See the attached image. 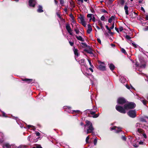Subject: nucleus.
I'll return each mask as SVG.
<instances>
[{
    "mask_svg": "<svg viewBox=\"0 0 148 148\" xmlns=\"http://www.w3.org/2000/svg\"><path fill=\"white\" fill-rule=\"evenodd\" d=\"M127 103L124 104V108L126 110L132 109L135 108L136 106V104L133 102L127 101Z\"/></svg>",
    "mask_w": 148,
    "mask_h": 148,
    "instance_id": "nucleus-1",
    "label": "nucleus"
},
{
    "mask_svg": "<svg viewBox=\"0 0 148 148\" xmlns=\"http://www.w3.org/2000/svg\"><path fill=\"white\" fill-rule=\"evenodd\" d=\"M115 108L118 111L121 113L125 114L126 112L125 111L126 110L124 107L123 108L121 106L116 105V106Z\"/></svg>",
    "mask_w": 148,
    "mask_h": 148,
    "instance_id": "nucleus-2",
    "label": "nucleus"
},
{
    "mask_svg": "<svg viewBox=\"0 0 148 148\" xmlns=\"http://www.w3.org/2000/svg\"><path fill=\"white\" fill-rule=\"evenodd\" d=\"M127 114L130 117L132 118H134L136 116V112L135 110H130L127 112Z\"/></svg>",
    "mask_w": 148,
    "mask_h": 148,
    "instance_id": "nucleus-3",
    "label": "nucleus"
},
{
    "mask_svg": "<svg viewBox=\"0 0 148 148\" xmlns=\"http://www.w3.org/2000/svg\"><path fill=\"white\" fill-rule=\"evenodd\" d=\"M78 18L79 19L80 23L84 27H86V23L84 21V15L82 14L79 15V16L78 17Z\"/></svg>",
    "mask_w": 148,
    "mask_h": 148,
    "instance_id": "nucleus-4",
    "label": "nucleus"
},
{
    "mask_svg": "<svg viewBox=\"0 0 148 148\" xmlns=\"http://www.w3.org/2000/svg\"><path fill=\"white\" fill-rule=\"evenodd\" d=\"M127 100L123 97H119L117 100V103L119 104L123 105L127 103Z\"/></svg>",
    "mask_w": 148,
    "mask_h": 148,
    "instance_id": "nucleus-5",
    "label": "nucleus"
},
{
    "mask_svg": "<svg viewBox=\"0 0 148 148\" xmlns=\"http://www.w3.org/2000/svg\"><path fill=\"white\" fill-rule=\"evenodd\" d=\"M66 28L69 34L71 35H72L73 34L72 32V30L71 29L69 24L66 23Z\"/></svg>",
    "mask_w": 148,
    "mask_h": 148,
    "instance_id": "nucleus-6",
    "label": "nucleus"
},
{
    "mask_svg": "<svg viewBox=\"0 0 148 148\" xmlns=\"http://www.w3.org/2000/svg\"><path fill=\"white\" fill-rule=\"evenodd\" d=\"M36 2L35 0H29V6L31 7L34 8L36 5Z\"/></svg>",
    "mask_w": 148,
    "mask_h": 148,
    "instance_id": "nucleus-7",
    "label": "nucleus"
},
{
    "mask_svg": "<svg viewBox=\"0 0 148 148\" xmlns=\"http://www.w3.org/2000/svg\"><path fill=\"white\" fill-rule=\"evenodd\" d=\"M22 80L23 81H25L27 82L28 84H29L30 83H33L34 82V80H33L32 79L25 78L22 79Z\"/></svg>",
    "mask_w": 148,
    "mask_h": 148,
    "instance_id": "nucleus-8",
    "label": "nucleus"
},
{
    "mask_svg": "<svg viewBox=\"0 0 148 148\" xmlns=\"http://www.w3.org/2000/svg\"><path fill=\"white\" fill-rule=\"evenodd\" d=\"M88 129L87 130V134H88L91 133L94 130V128L92 125H91L88 127Z\"/></svg>",
    "mask_w": 148,
    "mask_h": 148,
    "instance_id": "nucleus-9",
    "label": "nucleus"
},
{
    "mask_svg": "<svg viewBox=\"0 0 148 148\" xmlns=\"http://www.w3.org/2000/svg\"><path fill=\"white\" fill-rule=\"evenodd\" d=\"M73 51L75 56L78 57L79 55L78 50L77 49H75V47H74Z\"/></svg>",
    "mask_w": 148,
    "mask_h": 148,
    "instance_id": "nucleus-10",
    "label": "nucleus"
},
{
    "mask_svg": "<svg viewBox=\"0 0 148 148\" xmlns=\"http://www.w3.org/2000/svg\"><path fill=\"white\" fill-rule=\"evenodd\" d=\"M37 12L39 13H41L44 12L42 9V7L41 5H39L38 6V9L37 10Z\"/></svg>",
    "mask_w": 148,
    "mask_h": 148,
    "instance_id": "nucleus-11",
    "label": "nucleus"
},
{
    "mask_svg": "<svg viewBox=\"0 0 148 148\" xmlns=\"http://www.w3.org/2000/svg\"><path fill=\"white\" fill-rule=\"evenodd\" d=\"M84 51L90 54H93L92 52L93 50L91 48H89L88 50L87 49H85L84 50Z\"/></svg>",
    "mask_w": 148,
    "mask_h": 148,
    "instance_id": "nucleus-12",
    "label": "nucleus"
},
{
    "mask_svg": "<svg viewBox=\"0 0 148 148\" xmlns=\"http://www.w3.org/2000/svg\"><path fill=\"white\" fill-rule=\"evenodd\" d=\"M88 29L87 30V32L88 34H89L91 32L92 29L91 26L90 24H88Z\"/></svg>",
    "mask_w": 148,
    "mask_h": 148,
    "instance_id": "nucleus-13",
    "label": "nucleus"
},
{
    "mask_svg": "<svg viewBox=\"0 0 148 148\" xmlns=\"http://www.w3.org/2000/svg\"><path fill=\"white\" fill-rule=\"evenodd\" d=\"M98 69L102 71H104L106 70L105 66L101 64L99 66Z\"/></svg>",
    "mask_w": 148,
    "mask_h": 148,
    "instance_id": "nucleus-14",
    "label": "nucleus"
},
{
    "mask_svg": "<svg viewBox=\"0 0 148 148\" xmlns=\"http://www.w3.org/2000/svg\"><path fill=\"white\" fill-rule=\"evenodd\" d=\"M86 124L84 125V126L86 127L87 126H89L90 125H92V123L90 121L88 120H86L85 121Z\"/></svg>",
    "mask_w": 148,
    "mask_h": 148,
    "instance_id": "nucleus-15",
    "label": "nucleus"
},
{
    "mask_svg": "<svg viewBox=\"0 0 148 148\" xmlns=\"http://www.w3.org/2000/svg\"><path fill=\"white\" fill-rule=\"evenodd\" d=\"M75 36L78 40L82 42H84V39L81 36H78L77 35H75Z\"/></svg>",
    "mask_w": 148,
    "mask_h": 148,
    "instance_id": "nucleus-16",
    "label": "nucleus"
},
{
    "mask_svg": "<svg viewBox=\"0 0 148 148\" xmlns=\"http://www.w3.org/2000/svg\"><path fill=\"white\" fill-rule=\"evenodd\" d=\"M128 8L127 5H125L124 6V10L125 11V14L126 15L129 14L128 11Z\"/></svg>",
    "mask_w": 148,
    "mask_h": 148,
    "instance_id": "nucleus-17",
    "label": "nucleus"
},
{
    "mask_svg": "<svg viewBox=\"0 0 148 148\" xmlns=\"http://www.w3.org/2000/svg\"><path fill=\"white\" fill-rule=\"evenodd\" d=\"M80 64H82L84 66H85L86 64L84 63L85 62V60L84 59H82L80 60L79 61Z\"/></svg>",
    "mask_w": 148,
    "mask_h": 148,
    "instance_id": "nucleus-18",
    "label": "nucleus"
},
{
    "mask_svg": "<svg viewBox=\"0 0 148 148\" xmlns=\"http://www.w3.org/2000/svg\"><path fill=\"white\" fill-rule=\"evenodd\" d=\"M98 24L100 26L101 28L103 30L104 29V28L102 24L101 21L100 20H99L98 22Z\"/></svg>",
    "mask_w": 148,
    "mask_h": 148,
    "instance_id": "nucleus-19",
    "label": "nucleus"
},
{
    "mask_svg": "<svg viewBox=\"0 0 148 148\" xmlns=\"http://www.w3.org/2000/svg\"><path fill=\"white\" fill-rule=\"evenodd\" d=\"M109 67L110 69L112 70L113 71L114 70V65L112 64H110L109 65Z\"/></svg>",
    "mask_w": 148,
    "mask_h": 148,
    "instance_id": "nucleus-20",
    "label": "nucleus"
},
{
    "mask_svg": "<svg viewBox=\"0 0 148 148\" xmlns=\"http://www.w3.org/2000/svg\"><path fill=\"white\" fill-rule=\"evenodd\" d=\"M130 43H131L132 46L135 48H137V45L135 44L134 42H133L131 40H130Z\"/></svg>",
    "mask_w": 148,
    "mask_h": 148,
    "instance_id": "nucleus-21",
    "label": "nucleus"
},
{
    "mask_svg": "<svg viewBox=\"0 0 148 148\" xmlns=\"http://www.w3.org/2000/svg\"><path fill=\"white\" fill-rule=\"evenodd\" d=\"M69 16L72 19L73 21L72 22L73 23L75 22V17L72 13H71V14L69 15Z\"/></svg>",
    "mask_w": 148,
    "mask_h": 148,
    "instance_id": "nucleus-22",
    "label": "nucleus"
},
{
    "mask_svg": "<svg viewBox=\"0 0 148 148\" xmlns=\"http://www.w3.org/2000/svg\"><path fill=\"white\" fill-rule=\"evenodd\" d=\"M121 52L124 53L125 54V55H126V54H127V53L126 51L123 48H122L121 49Z\"/></svg>",
    "mask_w": 148,
    "mask_h": 148,
    "instance_id": "nucleus-23",
    "label": "nucleus"
},
{
    "mask_svg": "<svg viewBox=\"0 0 148 148\" xmlns=\"http://www.w3.org/2000/svg\"><path fill=\"white\" fill-rule=\"evenodd\" d=\"M99 115V113H98L97 114H94L92 117L93 118H97Z\"/></svg>",
    "mask_w": 148,
    "mask_h": 148,
    "instance_id": "nucleus-24",
    "label": "nucleus"
},
{
    "mask_svg": "<svg viewBox=\"0 0 148 148\" xmlns=\"http://www.w3.org/2000/svg\"><path fill=\"white\" fill-rule=\"evenodd\" d=\"M80 112V111L79 110H74L73 111L72 113L73 114H74L75 113H79Z\"/></svg>",
    "mask_w": 148,
    "mask_h": 148,
    "instance_id": "nucleus-25",
    "label": "nucleus"
},
{
    "mask_svg": "<svg viewBox=\"0 0 148 148\" xmlns=\"http://www.w3.org/2000/svg\"><path fill=\"white\" fill-rule=\"evenodd\" d=\"M4 146L7 148H11V146L9 143L5 144Z\"/></svg>",
    "mask_w": 148,
    "mask_h": 148,
    "instance_id": "nucleus-26",
    "label": "nucleus"
},
{
    "mask_svg": "<svg viewBox=\"0 0 148 148\" xmlns=\"http://www.w3.org/2000/svg\"><path fill=\"white\" fill-rule=\"evenodd\" d=\"M94 16V15L92 14H88L87 15V17L88 18H90V20L92 19V16Z\"/></svg>",
    "mask_w": 148,
    "mask_h": 148,
    "instance_id": "nucleus-27",
    "label": "nucleus"
},
{
    "mask_svg": "<svg viewBox=\"0 0 148 148\" xmlns=\"http://www.w3.org/2000/svg\"><path fill=\"white\" fill-rule=\"evenodd\" d=\"M27 127L29 129V128L30 127H32V128L34 129V130L36 129L34 126L31 125H27Z\"/></svg>",
    "mask_w": 148,
    "mask_h": 148,
    "instance_id": "nucleus-28",
    "label": "nucleus"
},
{
    "mask_svg": "<svg viewBox=\"0 0 148 148\" xmlns=\"http://www.w3.org/2000/svg\"><path fill=\"white\" fill-rule=\"evenodd\" d=\"M60 1V4L62 5L63 6L64 4V0H59Z\"/></svg>",
    "mask_w": 148,
    "mask_h": 148,
    "instance_id": "nucleus-29",
    "label": "nucleus"
},
{
    "mask_svg": "<svg viewBox=\"0 0 148 148\" xmlns=\"http://www.w3.org/2000/svg\"><path fill=\"white\" fill-rule=\"evenodd\" d=\"M89 112H90V114L92 115H93L96 113L95 112L92 111L91 110H89Z\"/></svg>",
    "mask_w": 148,
    "mask_h": 148,
    "instance_id": "nucleus-30",
    "label": "nucleus"
},
{
    "mask_svg": "<svg viewBox=\"0 0 148 148\" xmlns=\"http://www.w3.org/2000/svg\"><path fill=\"white\" fill-rule=\"evenodd\" d=\"M108 30V33L110 34L111 35H112L114 33L113 32H111V29H109V30Z\"/></svg>",
    "mask_w": 148,
    "mask_h": 148,
    "instance_id": "nucleus-31",
    "label": "nucleus"
},
{
    "mask_svg": "<svg viewBox=\"0 0 148 148\" xmlns=\"http://www.w3.org/2000/svg\"><path fill=\"white\" fill-rule=\"evenodd\" d=\"M125 3L124 0H120V3L121 5H123Z\"/></svg>",
    "mask_w": 148,
    "mask_h": 148,
    "instance_id": "nucleus-32",
    "label": "nucleus"
},
{
    "mask_svg": "<svg viewBox=\"0 0 148 148\" xmlns=\"http://www.w3.org/2000/svg\"><path fill=\"white\" fill-rule=\"evenodd\" d=\"M74 31L75 32L76 34H78L79 32V30L77 29V28L76 29H74Z\"/></svg>",
    "mask_w": 148,
    "mask_h": 148,
    "instance_id": "nucleus-33",
    "label": "nucleus"
},
{
    "mask_svg": "<svg viewBox=\"0 0 148 148\" xmlns=\"http://www.w3.org/2000/svg\"><path fill=\"white\" fill-rule=\"evenodd\" d=\"M35 145L36 146V148H42L41 145H40L35 144Z\"/></svg>",
    "mask_w": 148,
    "mask_h": 148,
    "instance_id": "nucleus-34",
    "label": "nucleus"
},
{
    "mask_svg": "<svg viewBox=\"0 0 148 148\" xmlns=\"http://www.w3.org/2000/svg\"><path fill=\"white\" fill-rule=\"evenodd\" d=\"M88 61L89 62V64L90 65V66H91V67L92 68H94V66H93L92 64H91V61L89 60V59H88Z\"/></svg>",
    "mask_w": 148,
    "mask_h": 148,
    "instance_id": "nucleus-35",
    "label": "nucleus"
},
{
    "mask_svg": "<svg viewBox=\"0 0 148 148\" xmlns=\"http://www.w3.org/2000/svg\"><path fill=\"white\" fill-rule=\"evenodd\" d=\"M137 131L140 133H142L143 132V130L141 129L138 128Z\"/></svg>",
    "mask_w": 148,
    "mask_h": 148,
    "instance_id": "nucleus-36",
    "label": "nucleus"
},
{
    "mask_svg": "<svg viewBox=\"0 0 148 148\" xmlns=\"http://www.w3.org/2000/svg\"><path fill=\"white\" fill-rule=\"evenodd\" d=\"M97 139L96 138H95L94 139V141H93V143L95 145H96L97 143Z\"/></svg>",
    "mask_w": 148,
    "mask_h": 148,
    "instance_id": "nucleus-37",
    "label": "nucleus"
},
{
    "mask_svg": "<svg viewBox=\"0 0 148 148\" xmlns=\"http://www.w3.org/2000/svg\"><path fill=\"white\" fill-rule=\"evenodd\" d=\"M117 128H118V130H116V133H119V132H121L122 131V130H121V128H120L119 127H118Z\"/></svg>",
    "mask_w": 148,
    "mask_h": 148,
    "instance_id": "nucleus-38",
    "label": "nucleus"
},
{
    "mask_svg": "<svg viewBox=\"0 0 148 148\" xmlns=\"http://www.w3.org/2000/svg\"><path fill=\"white\" fill-rule=\"evenodd\" d=\"M125 37L126 39L128 40H130L131 38V37L128 35H126Z\"/></svg>",
    "mask_w": 148,
    "mask_h": 148,
    "instance_id": "nucleus-39",
    "label": "nucleus"
},
{
    "mask_svg": "<svg viewBox=\"0 0 148 148\" xmlns=\"http://www.w3.org/2000/svg\"><path fill=\"white\" fill-rule=\"evenodd\" d=\"M144 105H146V101L145 99L141 100V101Z\"/></svg>",
    "mask_w": 148,
    "mask_h": 148,
    "instance_id": "nucleus-40",
    "label": "nucleus"
},
{
    "mask_svg": "<svg viewBox=\"0 0 148 148\" xmlns=\"http://www.w3.org/2000/svg\"><path fill=\"white\" fill-rule=\"evenodd\" d=\"M70 3L71 6H72L73 8H74L75 7V5L74 4L73 2L72 1V2H71Z\"/></svg>",
    "mask_w": 148,
    "mask_h": 148,
    "instance_id": "nucleus-41",
    "label": "nucleus"
},
{
    "mask_svg": "<svg viewBox=\"0 0 148 148\" xmlns=\"http://www.w3.org/2000/svg\"><path fill=\"white\" fill-rule=\"evenodd\" d=\"M121 138L124 141L126 140V138L125 136H122L121 137Z\"/></svg>",
    "mask_w": 148,
    "mask_h": 148,
    "instance_id": "nucleus-42",
    "label": "nucleus"
},
{
    "mask_svg": "<svg viewBox=\"0 0 148 148\" xmlns=\"http://www.w3.org/2000/svg\"><path fill=\"white\" fill-rule=\"evenodd\" d=\"M133 146L134 147H137L138 146V144L136 143H134L133 144Z\"/></svg>",
    "mask_w": 148,
    "mask_h": 148,
    "instance_id": "nucleus-43",
    "label": "nucleus"
},
{
    "mask_svg": "<svg viewBox=\"0 0 148 148\" xmlns=\"http://www.w3.org/2000/svg\"><path fill=\"white\" fill-rule=\"evenodd\" d=\"M101 11L103 13H108V12L106 11L104 9H102Z\"/></svg>",
    "mask_w": 148,
    "mask_h": 148,
    "instance_id": "nucleus-44",
    "label": "nucleus"
},
{
    "mask_svg": "<svg viewBox=\"0 0 148 148\" xmlns=\"http://www.w3.org/2000/svg\"><path fill=\"white\" fill-rule=\"evenodd\" d=\"M81 44L85 47H87V45L86 43L83 42H81Z\"/></svg>",
    "mask_w": 148,
    "mask_h": 148,
    "instance_id": "nucleus-45",
    "label": "nucleus"
},
{
    "mask_svg": "<svg viewBox=\"0 0 148 148\" xmlns=\"http://www.w3.org/2000/svg\"><path fill=\"white\" fill-rule=\"evenodd\" d=\"M89 139V136H88L86 138V142L87 143H88V140Z\"/></svg>",
    "mask_w": 148,
    "mask_h": 148,
    "instance_id": "nucleus-46",
    "label": "nucleus"
},
{
    "mask_svg": "<svg viewBox=\"0 0 148 148\" xmlns=\"http://www.w3.org/2000/svg\"><path fill=\"white\" fill-rule=\"evenodd\" d=\"M146 65L145 64H142L140 66V67L141 68H145L146 67Z\"/></svg>",
    "mask_w": 148,
    "mask_h": 148,
    "instance_id": "nucleus-47",
    "label": "nucleus"
},
{
    "mask_svg": "<svg viewBox=\"0 0 148 148\" xmlns=\"http://www.w3.org/2000/svg\"><path fill=\"white\" fill-rule=\"evenodd\" d=\"M69 43L70 44V45L71 46H73L74 45V42H73L69 41Z\"/></svg>",
    "mask_w": 148,
    "mask_h": 148,
    "instance_id": "nucleus-48",
    "label": "nucleus"
},
{
    "mask_svg": "<svg viewBox=\"0 0 148 148\" xmlns=\"http://www.w3.org/2000/svg\"><path fill=\"white\" fill-rule=\"evenodd\" d=\"M105 17L103 15L101 16V18H100L101 20V21H104L105 20Z\"/></svg>",
    "mask_w": 148,
    "mask_h": 148,
    "instance_id": "nucleus-49",
    "label": "nucleus"
},
{
    "mask_svg": "<svg viewBox=\"0 0 148 148\" xmlns=\"http://www.w3.org/2000/svg\"><path fill=\"white\" fill-rule=\"evenodd\" d=\"M114 22L113 23L112 26L110 27V29H112L114 28Z\"/></svg>",
    "mask_w": 148,
    "mask_h": 148,
    "instance_id": "nucleus-50",
    "label": "nucleus"
},
{
    "mask_svg": "<svg viewBox=\"0 0 148 148\" xmlns=\"http://www.w3.org/2000/svg\"><path fill=\"white\" fill-rule=\"evenodd\" d=\"M117 127H116V126H114L111 128V130H115V129Z\"/></svg>",
    "mask_w": 148,
    "mask_h": 148,
    "instance_id": "nucleus-51",
    "label": "nucleus"
},
{
    "mask_svg": "<svg viewBox=\"0 0 148 148\" xmlns=\"http://www.w3.org/2000/svg\"><path fill=\"white\" fill-rule=\"evenodd\" d=\"M119 29L120 31L121 32L123 29V27L122 26H121L119 27Z\"/></svg>",
    "mask_w": 148,
    "mask_h": 148,
    "instance_id": "nucleus-52",
    "label": "nucleus"
},
{
    "mask_svg": "<svg viewBox=\"0 0 148 148\" xmlns=\"http://www.w3.org/2000/svg\"><path fill=\"white\" fill-rule=\"evenodd\" d=\"M114 0H108V2L110 4H111Z\"/></svg>",
    "mask_w": 148,
    "mask_h": 148,
    "instance_id": "nucleus-53",
    "label": "nucleus"
},
{
    "mask_svg": "<svg viewBox=\"0 0 148 148\" xmlns=\"http://www.w3.org/2000/svg\"><path fill=\"white\" fill-rule=\"evenodd\" d=\"M110 18H111L112 20H114L115 19V16H112Z\"/></svg>",
    "mask_w": 148,
    "mask_h": 148,
    "instance_id": "nucleus-54",
    "label": "nucleus"
},
{
    "mask_svg": "<svg viewBox=\"0 0 148 148\" xmlns=\"http://www.w3.org/2000/svg\"><path fill=\"white\" fill-rule=\"evenodd\" d=\"M97 42L99 43V44H101V40H100V39L99 38H97Z\"/></svg>",
    "mask_w": 148,
    "mask_h": 148,
    "instance_id": "nucleus-55",
    "label": "nucleus"
},
{
    "mask_svg": "<svg viewBox=\"0 0 148 148\" xmlns=\"http://www.w3.org/2000/svg\"><path fill=\"white\" fill-rule=\"evenodd\" d=\"M112 19L111 18H110L108 19V22L109 23H111L112 22Z\"/></svg>",
    "mask_w": 148,
    "mask_h": 148,
    "instance_id": "nucleus-56",
    "label": "nucleus"
},
{
    "mask_svg": "<svg viewBox=\"0 0 148 148\" xmlns=\"http://www.w3.org/2000/svg\"><path fill=\"white\" fill-rule=\"evenodd\" d=\"M36 134L37 136H39L40 135V133L39 132L36 133Z\"/></svg>",
    "mask_w": 148,
    "mask_h": 148,
    "instance_id": "nucleus-57",
    "label": "nucleus"
},
{
    "mask_svg": "<svg viewBox=\"0 0 148 148\" xmlns=\"http://www.w3.org/2000/svg\"><path fill=\"white\" fill-rule=\"evenodd\" d=\"M144 143L143 142H142V141H140L139 143V145H143Z\"/></svg>",
    "mask_w": 148,
    "mask_h": 148,
    "instance_id": "nucleus-58",
    "label": "nucleus"
},
{
    "mask_svg": "<svg viewBox=\"0 0 148 148\" xmlns=\"http://www.w3.org/2000/svg\"><path fill=\"white\" fill-rule=\"evenodd\" d=\"M143 136L145 138H147V136L145 134H143Z\"/></svg>",
    "mask_w": 148,
    "mask_h": 148,
    "instance_id": "nucleus-59",
    "label": "nucleus"
},
{
    "mask_svg": "<svg viewBox=\"0 0 148 148\" xmlns=\"http://www.w3.org/2000/svg\"><path fill=\"white\" fill-rule=\"evenodd\" d=\"M115 29L117 32H118V33L119 32V29L118 28H117L116 27H115Z\"/></svg>",
    "mask_w": 148,
    "mask_h": 148,
    "instance_id": "nucleus-60",
    "label": "nucleus"
},
{
    "mask_svg": "<svg viewBox=\"0 0 148 148\" xmlns=\"http://www.w3.org/2000/svg\"><path fill=\"white\" fill-rule=\"evenodd\" d=\"M141 10L144 12H145V11L143 7H141Z\"/></svg>",
    "mask_w": 148,
    "mask_h": 148,
    "instance_id": "nucleus-61",
    "label": "nucleus"
},
{
    "mask_svg": "<svg viewBox=\"0 0 148 148\" xmlns=\"http://www.w3.org/2000/svg\"><path fill=\"white\" fill-rule=\"evenodd\" d=\"M144 30L145 31L148 30V26H146V27L144 29Z\"/></svg>",
    "mask_w": 148,
    "mask_h": 148,
    "instance_id": "nucleus-62",
    "label": "nucleus"
},
{
    "mask_svg": "<svg viewBox=\"0 0 148 148\" xmlns=\"http://www.w3.org/2000/svg\"><path fill=\"white\" fill-rule=\"evenodd\" d=\"M92 9H91V11L92 13H95V12L93 9L92 8Z\"/></svg>",
    "mask_w": 148,
    "mask_h": 148,
    "instance_id": "nucleus-63",
    "label": "nucleus"
},
{
    "mask_svg": "<svg viewBox=\"0 0 148 148\" xmlns=\"http://www.w3.org/2000/svg\"><path fill=\"white\" fill-rule=\"evenodd\" d=\"M145 20L146 21H147L148 20V15H146V18Z\"/></svg>",
    "mask_w": 148,
    "mask_h": 148,
    "instance_id": "nucleus-64",
    "label": "nucleus"
}]
</instances>
